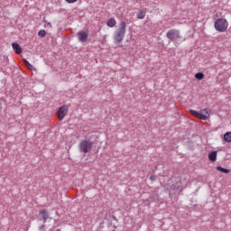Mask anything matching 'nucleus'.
I'll return each mask as SVG.
<instances>
[{"label":"nucleus","instance_id":"obj_1","mask_svg":"<svg viewBox=\"0 0 231 231\" xmlns=\"http://www.w3.org/2000/svg\"><path fill=\"white\" fill-rule=\"evenodd\" d=\"M127 28V24L125 22H121L119 24V28L114 33L113 39L114 42L117 44L119 48H122V41H124V38L125 37V30Z\"/></svg>","mask_w":231,"mask_h":231},{"label":"nucleus","instance_id":"obj_2","mask_svg":"<svg viewBox=\"0 0 231 231\" xmlns=\"http://www.w3.org/2000/svg\"><path fill=\"white\" fill-rule=\"evenodd\" d=\"M215 30L217 32H225L226 30H228V21L225 18H218L214 23Z\"/></svg>","mask_w":231,"mask_h":231},{"label":"nucleus","instance_id":"obj_3","mask_svg":"<svg viewBox=\"0 0 231 231\" xmlns=\"http://www.w3.org/2000/svg\"><path fill=\"white\" fill-rule=\"evenodd\" d=\"M93 148V142H89L88 140H84L79 144L80 152H84V154H88L89 150Z\"/></svg>","mask_w":231,"mask_h":231},{"label":"nucleus","instance_id":"obj_4","mask_svg":"<svg viewBox=\"0 0 231 231\" xmlns=\"http://www.w3.org/2000/svg\"><path fill=\"white\" fill-rule=\"evenodd\" d=\"M167 39L170 41H178V39H181V35L180 34V30L178 29H171L166 33Z\"/></svg>","mask_w":231,"mask_h":231},{"label":"nucleus","instance_id":"obj_5","mask_svg":"<svg viewBox=\"0 0 231 231\" xmlns=\"http://www.w3.org/2000/svg\"><path fill=\"white\" fill-rule=\"evenodd\" d=\"M68 106H62L61 107L59 108L58 110V120L62 121L64 120V116H66V115H68Z\"/></svg>","mask_w":231,"mask_h":231},{"label":"nucleus","instance_id":"obj_6","mask_svg":"<svg viewBox=\"0 0 231 231\" xmlns=\"http://www.w3.org/2000/svg\"><path fill=\"white\" fill-rule=\"evenodd\" d=\"M88 34L86 31H80L78 32V38L80 42H86L88 41Z\"/></svg>","mask_w":231,"mask_h":231},{"label":"nucleus","instance_id":"obj_7","mask_svg":"<svg viewBox=\"0 0 231 231\" xmlns=\"http://www.w3.org/2000/svg\"><path fill=\"white\" fill-rule=\"evenodd\" d=\"M12 47L16 55H21L23 53V48H21L19 43L14 42L12 43Z\"/></svg>","mask_w":231,"mask_h":231},{"label":"nucleus","instance_id":"obj_8","mask_svg":"<svg viewBox=\"0 0 231 231\" xmlns=\"http://www.w3.org/2000/svg\"><path fill=\"white\" fill-rule=\"evenodd\" d=\"M106 26H108V28H115V26H116V20L115 18L108 19Z\"/></svg>","mask_w":231,"mask_h":231},{"label":"nucleus","instance_id":"obj_9","mask_svg":"<svg viewBox=\"0 0 231 231\" xmlns=\"http://www.w3.org/2000/svg\"><path fill=\"white\" fill-rule=\"evenodd\" d=\"M208 160L209 162H216V160H217V151L211 152L208 154Z\"/></svg>","mask_w":231,"mask_h":231},{"label":"nucleus","instance_id":"obj_10","mask_svg":"<svg viewBox=\"0 0 231 231\" xmlns=\"http://www.w3.org/2000/svg\"><path fill=\"white\" fill-rule=\"evenodd\" d=\"M224 142H226V143H231V132H226L224 134Z\"/></svg>","mask_w":231,"mask_h":231},{"label":"nucleus","instance_id":"obj_11","mask_svg":"<svg viewBox=\"0 0 231 231\" xmlns=\"http://www.w3.org/2000/svg\"><path fill=\"white\" fill-rule=\"evenodd\" d=\"M217 171H219L220 172H224V174H228L230 172V170L226 168H223L221 166H217Z\"/></svg>","mask_w":231,"mask_h":231},{"label":"nucleus","instance_id":"obj_12","mask_svg":"<svg viewBox=\"0 0 231 231\" xmlns=\"http://www.w3.org/2000/svg\"><path fill=\"white\" fill-rule=\"evenodd\" d=\"M145 18V11L140 10L137 13V19H144Z\"/></svg>","mask_w":231,"mask_h":231},{"label":"nucleus","instance_id":"obj_13","mask_svg":"<svg viewBox=\"0 0 231 231\" xmlns=\"http://www.w3.org/2000/svg\"><path fill=\"white\" fill-rule=\"evenodd\" d=\"M23 63L25 64V66L28 67L29 69H31V71H35V67H33L31 63H29L28 60H24Z\"/></svg>","mask_w":231,"mask_h":231},{"label":"nucleus","instance_id":"obj_14","mask_svg":"<svg viewBox=\"0 0 231 231\" xmlns=\"http://www.w3.org/2000/svg\"><path fill=\"white\" fill-rule=\"evenodd\" d=\"M41 214H42V216L43 221H47V220H48V217H49L48 211H46V210H42V211H41Z\"/></svg>","mask_w":231,"mask_h":231},{"label":"nucleus","instance_id":"obj_15","mask_svg":"<svg viewBox=\"0 0 231 231\" xmlns=\"http://www.w3.org/2000/svg\"><path fill=\"white\" fill-rule=\"evenodd\" d=\"M195 79H197V80H203V79H205V75L201 72H199L195 74Z\"/></svg>","mask_w":231,"mask_h":231},{"label":"nucleus","instance_id":"obj_16","mask_svg":"<svg viewBox=\"0 0 231 231\" xmlns=\"http://www.w3.org/2000/svg\"><path fill=\"white\" fill-rule=\"evenodd\" d=\"M39 37H46V31L41 30L38 32Z\"/></svg>","mask_w":231,"mask_h":231},{"label":"nucleus","instance_id":"obj_17","mask_svg":"<svg viewBox=\"0 0 231 231\" xmlns=\"http://www.w3.org/2000/svg\"><path fill=\"white\" fill-rule=\"evenodd\" d=\"M198 118H199V120H207L208 117L206 115L199 113Z\"/></svg>","mask_w":231,"mask_h":231},{"label":"nucleus","instance_id":"obj_18","mask_svg":"<svg viewBox=\"0 0 231 231\" xmlns=\"http://www.w3.org/2000/svg\"><path fill=\"white\" fill-rule=\"evenodd\" d=\"M189 113L193 116H196L198 118V116H199V113L197 112L196 110H189Z\"/></svg>","mask_w":231,"mask_h":231},{"label":"nucleus","instance_id":"obj_19","mask_svg":"<svg viewBox=\"0 0 231 231\" xmlns=\"http://www.w3.org/2000/svg\"><path fill=\"white\" fill-rule=\"evenodd\" d=\"M43 23H45L44 28H51V23L46 22V21H44V20H43Z\"/></svg>","mask_w":231,"mask_h":231},{"label":"nucleus","instance_id":"obj_20","mask_svg":"<svg viewBox=\"0 0 231 231\" xmlns=\"http://www.w3.org/2000/svg\"><path fill=\"white\" fill-rule=\"evenodd\" d=\"M66 3H69V4H73V3H77V1L79 0H65Z\"/></svg>","mask_w":231,"mask_h":231},{"label":"nucleus","instance_id":"obj_21","mask_svg":"<svg viewBox=\"0 0 231 231\" xmlns=\"http://www.w3.org/2000/svg\"><path fill=\"white\" fill-rule=\"evenodd\" d=\"M201 113H205L206 115H208V110L207 108L202 109Z\"/></svg>","mask_w":231,"mask_h":231},{"label":"nucleus","instance_id":"obj_22","mask_svg":"<svg viewBox=\"0 0 231 231\" xmlns=\"http://www.w3.org/2000/svg\"><path fill=\"white\" fill-rule=\"evenodd\" d=\"M150 180H151V181H154L156 180V177L155 176H151Z\"/></svg>","mask_w":231,"mask_h":231},{"label":"nucleus","instance_id":"obj_23","mask_svg":"<svg viewBox=\"0 0 231 231\" xmlns=\"http://www.w3.org/2000/svg\"><path fill=\"white\" fill-rule=\"evenodd\" d=\"M56 231H60V229H58V230H56Z\"/></svg>","mask_w":231,"mask_h":231}]
</instances>
